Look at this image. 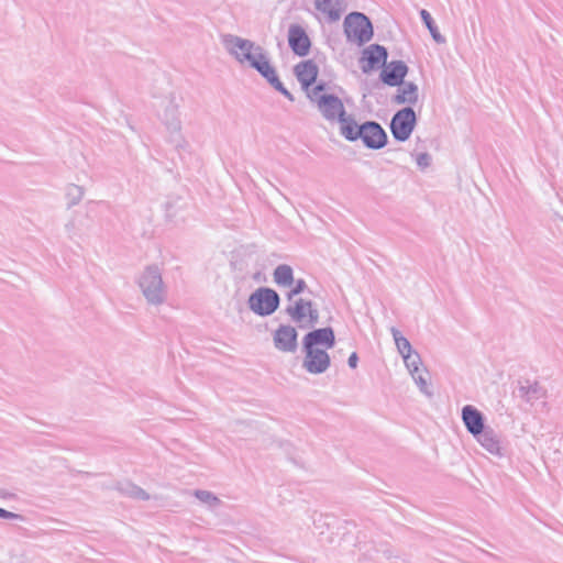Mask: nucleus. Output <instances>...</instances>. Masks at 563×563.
<instances>
[{
    "mask_svg": "<svg viewBox=\"0 0 563 563\" xmlns=\"http://www.w3.org/2000/svg\"><path fill=\"white\" fill-rule=\"evenodd\" d=\"M329 89L325 82L319 81L308 91V99L317 106L324 120L335 122L345 114L346 110L342 100L329 92Z\"/></svg>",
    "mask_w": 563,
    "mask_h": 563,
    "instance_id": "1",
    "label": "nucleus"
},
{
    "mask_svg": "<svg viewBox=\"0 0 563 563\" xmlns=\"http://www.w3.org/2000/svg\"><path fill=\"white\" fill-rule=\"evenodd\" d=\"M136 283L146 299L152 306H161L167 297V287L163 282L162 272L157 265H148L139 275Z\"/></svg>",
    "mask_w": 563,
    "mask_h": 563,
    "instance_id": "2",
    "label": "nucleus"
},
{
    "mask_svg": "<svg viewBox=\"0 0 563 563\" xmlns=\"http://www.w3.org/2000/svg\"><path fill=\"white\" fill-rule=\"evenodd\" d=\"M223 44L230 55L240 64H246L250 67L253 65V62L261 59L265 54L264 48L253 41L233 34L224 35Z\"/></svg>",
    "mask_w": 563,
    "mask_h": 563,
    "instance_id": "3",
    "label": "nucleus"
},
{
    "mask_svg": "<svg viewBox=\"0 0 563 563\" xmlns=\"http://www.w3.org/2000/svg\"><path fill=\"white\" fill-rule=\"evenodd\" d=\"M344 33L347 41L364 45L374 35L373 24L367 15L362 12H351L344 19Z\"/></svg>",
    "mask_w": 563,
    "mask_h": 563,
    "instance_id": "4",
    "label": "nucleus"
},
{
    "mask_svg": "<svg viewBox=\"0 0 563 563\" xmlns=\"http://www.w3.org/2000/svg\"><path fill=\"white\" fill-rule=\"evenodd\" d=\"M290 302L285 312L300 328L314 327L319 322V310L310 299L297 298Z\"/></svg>",
    "mask_w": 563,
    "mask_h": 563,
    "instance_id": "5",
    "label": "nucleus"
},
{
    "mask_svg": "<svg viewBox=\"0 0 563 563\" xmlns=\"http://www.w3.org/2000/svg\"><path fill=\"white\" fill-rule=\"evenodd\" d=\"M280 297L278 292L268 287H260L249 297V308L257 316L266 317L273 314L279 307Z\"/></svg>",
    "mask_w": 563,
    "mask_h": 563,
    "instance_id": "6",
    "label": "nucleus"
},
{
    "mask_svg": "<svg viewBox=\"0 0 563 563\" xmlns=\"http://www.w3.org/2000/svg\"><path fill=\"white\" fill-rule=\"evenodd\" d=\"M417 124V115L411 107L398 110L390 120V132L398 142L407 141Z\"/></svg>",
    "mask_w": 563,
    "mask_h": 563,
    "instance_id": "7",
    "label": "nucleus"
},
{
    "mask_svg": "<svg viewBox=\"0 0 563 563\" xmlns=\"http://www.w3.org/2000/svg\"><path fill=\"white\" fill-rule=\"evenodd\" d=\"M302 352L305 356L301 366L307 373L320 375L329 369L331 358L324 349H313L302 345Z\"/></svg>",
    "mask_w": 563,
    "mask_h": 563,
    "instance_id": "8",
    "label": "nucleus"
},
{
    "mask_svg": "<svg viewBox=\"0 0 563 563\" xmlns=\"http://www.w3.org/2000/svg\"><path fill=\"white\" fill-rule=\"evenodd\" d=\"M360 139L369 150H379L387 144V134L382 125L375 121H366L361 124Z\"/></svg>",
    "mask_w": 563,
    "mask_h": 563,
    "instance_id": "9",
    "label": "nucleus"
},
{
    "mask_svg": "<svg viewBox=\"0 0 563 563\" xmlns=\"http://www.w3.org/2000/svg\"><path fill=\"white\" fill-rule=\"evenodd\" d=\"M298 332L290 324H280L273 334L274 346L284 353H295L298 347Z\"/></svg>",
    "mask_w": 563,
    "mask_h": 563,
    "instance_id": "10",
    "label": "nucleus"
},
{
    "mask_svg": "<svg viewBox=\"0 0 563 563\" xmlns=\"http://www.w3.org/2000/svg\"><path fill=\"white\" fill-rule=\"evenodd\" d=\"M302 345L325 351L335 345V334L331 327L319 328L308 332L302 339Z\"/></svg>",
    "mask_w": 563,
    "mask_h": 563,
    "instance_id": "11",
    "label": "nucleus"
},
{
    "mask_svg": "<svg viewBox=\"0 0 563 563\" xmlns=\"http://www.w3.org/2000/svg\"><path fill=\"white\" fill-rule=\"evenodd\" d=\"M408 74V66L402 60H391L384 65L380 71V80L390 87H399Z\"/></svg>",
    "mask_w": 563,
    "mask_h": 563,
    "instance_id": "12",
    "label": "nucleus"
},
{
    "mask_svg": "<svg viewBox=\"0 0 563 563\" xmlns=\"http://www.w3.org/2000/svg\"><path fill=\"white\" fill-rule=\"evenodd\" d=\"M288 44L295 55L303 57L309 54L311 41L303 30L298 24H291L288 29Z\"/></svg>",
    "mask_w": 563,
    "mask_h": 563,
    "instance_id": "13",
    "label": "nucleus"
},
{
    "mask_svg": "<svg viewBox=\"0 0 563 563\" xmlns=\"http://www.w3.org/2000/svg\"><path fill=\"white\" fill-rule=\"evenodd\" d=\"M461 418L465 426V429L473 437L481 434L483 430L488 427L485 426L484 415L472 405H465L462 408Z\"/></svg>",
    "mask_w": 563,
    "mask_h": 563,
    "instance_id": "14",
    "label": "nucleus"
},
{
    "mask_svg": "<svg viewBox=\"0 0 563 563\" xmlns=\"http://www.w3.org/2000/svg\"><path fill=\"white\" fill-rule=\"evenodd\" d=\"M388 52L386 47L379 44H372L364 49L362 60L366 63L362 65V71L367 74L375 69L379 64L384 66L387 63Z\"/></svg>",
    "mask_w": 563,
    "mask_h": 563,
    "instance_id": "15",
    "label": "nucleus"
},
{
    "mask_svg": "<svg viewBox=\"0 0 563 563\" xmlns=\"http://www.w3.org/2000/svg\"><path fill=\"white\" fill-rule=\"evenodd\" d=\"M297 80L307 92L311 89L318 77V66L311 59L300 62L294 68Z\"/></svg>",
    "mask_w": 563,
    "mask_h": 563,
    "instance_id": "16",
    "label": "nucleus"
},
{
    "mask_svg": "<svg viewBox=\"0 0 563 563\" xmlns=\"http://www.w3.org/2000/svg\"><path fill=\"white\" fill-rule=\"evenodd\" d=\"M474 439L490 454L495 456L503 455L500 437L492 427L484 429L483 432L475 435Z\"/></svg>",
    "mask_w": 563,
    "mask_h": 563,
    "instance_id": "17",
    "label": "nucleus"
},
{
    "mask_svg": "<svg viewBox=\"0 0 563 563\" xmlns=\"http://www.w3.org/2000/svg\"><path fill=\"white\" fill-rule=\"evenodd\" d=\"M335 122L340 124V134L350 142H355L360 139L361 124H357L352 114L345 112L344 115L339 118Z\"/></svg>",
    "mask_w": 563,
    "mask_h": 563,
    "instance_id": "18",
    "label": "nucleus"
},
{
    "mask_svg": "<svg viewBox=\"0 0 563 563\" xmlns=\"http://www.w3.org/2000/svg\"><path fill=\"white\" fill-rule=\"evenodd\" d=\"M314 7L325 14L331 22L338 21L344 11L343 0H314Z\"/></svg>",
    "mask_w": 563,
    "mask_h": 563,
    "instance_id": "19",
    "label": "nucleus"
},
{
    "mask_svg": "<svg viewBox=\"0 0 563 563\" xmlns=\"http://www.w3.org/2000/svg\"><path fill=\"white\" fill-rule=\"evenodd\" d=\"M251 68H254L258 74L264 77L267 82L274 88L280 82L275 67H273L269 63V59L266 53L261 57V59L253 62Z\"/></svg>",
    "mask_w": 563,
    "mask_h": 563,
    "instance_id": "20",
    "label": "nucleus"
},
{
    "mask_svg": "<svg viewBox=\"0 0 563 563\" xmlns=\"http://www.w3.org/2000/svg\"><path fill=\"white\" fill-rule=\"evenodd\" d=\"M402 88L398 89L397 93L394 96L393 101L396 104H416L418 102L419 93L418 86L415 82H405L401 85Z\"/></svg>",
    "mask_w": 563,
    "mask_h": 563,
    "instance_id": "21",
    "label": "nucleus"
},
{
    "mask_svg": "<svg viewBox=\"0 0 563 563\" xmlns=\"http://www.w3.org/2000/svg\"><path fill=\"white\" fill-rule=\"evenodd\" d=\"M273 277L279 287H290L294 284V269L287 264H280L274 269Z\"/></svg>",
    "mask_w": 563,
    "mask_h": 563,
    "instance_id": "22",
    "label": "nucleus"
},
{
    "mask_svg": "<svg viewBox=\"0 0 563 563\" xmlns=\"http://www.w3.org/2000/svg\"><path fill=\"white\" fill-rule=\"evenodd\" d=\"M420 18L426 25V27L429 30L430 35L437 42L438 44L445 43V37L439 32L438 26L434 23V20L432 19L430 12L426 9L420 10Z\"/></svg>",
    "mask_w": 563,
    "mask_h": 563,
    "instance_id": "23",
    "label": "nucleus"
},
{
    "mask_svg": "<svg viewBox=\"0 0 563 563\" xmlns=\"http://www.w3.org/2000/svg\"><path fill=\"white\" fill-rule=\"evenodd\" d=\"M118 490L121 494L132 497V498H135V499H141V500L150 499V495L143 488H141L140 486H137L133 483H130V482L119 484Z\"/></svg>",
    "mask_w": 563,
    "mask_h": 563,
    "instance_id": "24",
    "label": "nucleus"
},
{
    "mask_svg": "<svg viewBox=\"0 0 563 563\" xmlns=\"http://www.w3.org/2000/svg\"><path fill=\"white\" fill-rule=\"evenodd\" d=\"M163 120L169 131H180V121L178 118L177 107L172 102L166 107Z\"/></svg>",
    "mask_w": 563,
    "mask_h": 563,
    "instance_id": "25",
    "label": "nucleus"
},
{
    "mask_svg": "<svg viewBox=\"0 0 563 563\" xmlns=\"http://www.w3.org/2000/svg\"><path fill=\"white\" fill-rule=\"evenodd\" d=\"M519 394H520V397L525 398L527 401H534V400L540 399L543 396L544 390L539 385V383L534 382V383L528 384L526 386L521 385L519 387Z\"/></svg>",
    "mask_w": 563,
    "mask_h": 563,
    "instance_id": "26",
    "label": "nucleus"
},
{
    "mask_svg": "<svg viewBox=\"0 0 563 563\" xmlns=\"http://www.w3.org/2000/svg\"><path fill=\"white\" fill-rule=\"evenodd\" d=\"M194 496L202 504L207 505L210 509L218 508L222 501L209 490L196 489Z\"/></svg>",
    "mask_w": 563,
    "mask_h": 563,
    "instance_id": "27",
    "label": "nucleus"
},
{
    "mask_svg": "<svg viewBox=\"0 0 563 563\" xmlns=\"http://www.w3.org/2000/svg\"><path fill=\"white\" fill-rule=\"evenodd\" d=\"M85 195V189L81 186L69 184L66 188V199L68 207L78 205Z\"/></svg>",
    "mask_w": 563,
    "mask_h": 563,
    "instance_id": "28",
    "label": "nucleus"
},
{
    "mask_svg": "<svg viewBox=\"0 0 563 563\" xmlns=\"http://www.w3.org/2000/svg\"><path fill=\"white\" fill-rule=\"evenodd\" d=\"M391 334L394 336L397 350L402 357L406 354H410L413 352L410 342L405 336H402L399 330H397L396 328H391Z\"/></svg>",
    "mask_w": 563,
    "mask_h": 563,
    "instance_id": "29",
    "label": "nucleus"
},
{
    "mask_svg": "<svg viewBox=\"0 0 563 563\" xmlns=\"http://www.w3.org/2000/svg\"><path fill=\"white\" fill-rule=\"evenodd\" d=\"M404 362L406 364V367L408 368L410 375H413V374H417L420 372V365H421V357L419 355V353H417L416 351L410 353V354H406L404 357Z\"/></svg>",
    "mask_w": 563,
    "mask_h": 563,
    "instance_id": "30",
    "label": "nucleus"
},
{
    "mask_svg": "<svg viewBox=\"0 0 563 563\" xmlns=\"http://www.w3.org/2000/svg\"><path fill=\"white\" fill-rule=\"evenodd\" d=\"M308 286L305 279L294 278V284L291 285V289L287 292L286 298L288 301H292L294 299H297L296 297L307 290Z\"/></svg>",
    "mask_w": 563,
    "mask_h": 563,
    "instance_id": "31",
    "label": "nucleus"
},
{
    "mask_svg": "<svg viewBox=\"0 0 563 563\" xmlns=\"http://www.w3.org/2000/svg\"><path fill=\"white\" fill-rule=\"evenodd\" d=\"M415 383L417 384L419 390L426 395L427 397L431 398L433 396L432 390L429 388L427 378L419 372L417 374L411 375Z\"/></svg>",
    "mask_w": 563,
    "mask_h": 563,
    "instance_id": "32",
    "label": "nucleus"
},
{
    "mask_svg": "<svg viewBox=\"0 0 563 563\" xmlns=\"http://www.w3.org/2000/svg\"><path fill=\"white\" fill-rule=\"evenodd\" d=\"M416 162L421 169H424L430 166L431 156L428 153H420L417 155Z\"/></svg>",
    "mask_w": 563,
    "mask_h": 563,
    "instance_id": "33",
    "label": "nucleus"
},
{
    "mask_svg": "<svg viewBox=\"0 0 563 563\" xmlns=\"http://www.w3.org/2000/svg\"><path fill=\"white\" fill-rule=\"evenodd\" d=\"M274 89H276L283 96H285L289 101L295 100L292 93L288 89H286V87L284 86V84L282 81L277 85V87H274Z\"/></svg>",
    "mask_w": 563,
    "mask_h": 563,
    "instance_id": "34",
    "label": "nucleus"
},
{
    "mask_svg": "<svg viewBox=\"0 0 563 563\" xmlns=\"http://www.w3.org/2000/svg\"><path fill=\"white\" fill-rule=\"evenodd\" d=\"M0 518L3 519H22V516L15 512H11L0 507Z\"/></svg>",
    "mask_w": 563,
    "mask_h": 563,
    "instance_id": "35",
    "label": "nucleus"
},
{
    "mask_svg": "<svg viewBox=\"0 0 563 563\" xmlns=\"http://www.w3.org/2000/svg\"><path fill=\"white\" fill-rule=\"evenodd\" d=\"M357 363H358V356H357L356 352H353V353L349 356L347 364H349V366H350L351 368H356Z\"/></svg>",
    "mask_w": 563,
    "mask_h": 563,
    "instance_id": "36",
    "label": "nucleus"
},
{
    "mask_svg": "<svg viewBox=\"0 0 563 563\" xmlns=\"http://www.w3.org/2000/svg\"><path fill=\"white\" fill-rule=\"evenodd\" d=\"M175 142H176V147H181V148H183V147H184V145H185V142H184V141H181V142H177V141H175Z\"/></svg>",
    "mask_w": 563,
    "mask_h": 563,
    "instance_id": "37",
    "label": "nucleus"
},
{
    "mask_svg": "<svg viewBox=\"0 0 563 563\" xmlns=\"http://www.w3.org/2000/svg\"><path fill=\"white\" fill-rule=\"evenodd\" d=\"M73 227H74V223H68V224H66V230L69 231L70 228H73Z\"/></svg>",
    "mask_w": 563,
    "mask_h": 563,
    "instance_id": "38",
    "label": "nucleus"
}]
</instances>
